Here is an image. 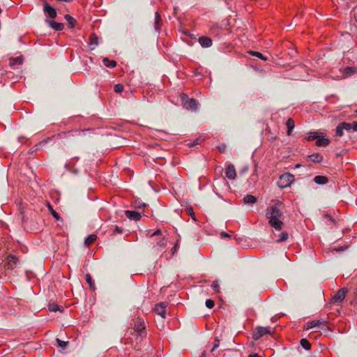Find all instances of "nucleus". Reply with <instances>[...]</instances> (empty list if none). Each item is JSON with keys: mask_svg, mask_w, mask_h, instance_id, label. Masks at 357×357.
<instances>
[{"mask_svg": "<svg viewBox=\"0 0 357 357\" xmlns=\"http://www.w3.org/2000/svg\"><path fill=\"white\" fill-rule=\"evenodd\" d=\"M348 289L345 287H343L338 290L336 294L332 298V302L333 303H341L345 298L346 294L347 293Z\"/></svg>", "mask_w": 357, "mask_h": 357, "instance_id": "7", "label": "nucleus"}, {"mask_svg": "<svg viewBox=\"0 0 357 357\" xmlns=\"http://www.w3.org/2000/svg\"><path fill=\"white\" fill-rule=\"evenodd\" d=\"M86 280L87 282V283L89 284L90 288L92 289V290H95L96 289V287H95V283L91 276L90 274L87 273L86 275Z\"/></svg>", "mask_w": 357, "mask_h": 357, "instance_id": "29", "label": "nucleus"}, {"mask_svg": "<svg viewBox=\"0 0 357 357\" xmlns=\"http://www.w3.org/2000/svg\"><path fill=\"white\" fill-rule=\"evenodd\" d=\"M6 260V262L4 260L0 261V265H3L5 269H13L17 266L18 259L15 256L9 255L7 256Z\"/></svg>", "mask_w": 357, "mask_h": 357, "instance_id": "4", "label": "nucleus"}, {"mask_svg": "<svg viewBox=\"0 0 357 357\" xmlns=\"http://www.w3.org/2000/svg\"><path fill=\"white\" fill-rule=\"evenodd\" d=\"M177 245L178 243H176L174 248V251L173 252H175L176 250V247H177Z\"/></svg>", "mask_w": 357, "mask_h": 357, "instance_id": "51", "label": "nucleus"}, {"mask_svg": "<svg viewBox=\"0 0 357 357\" xmlns=\"http://www.w3.org/2000/svg\"><path fill=\"white\" fill-rule=\"evenodd\" d=\"M220 236L222 237V238H230L231 237V235H229V234L225 232V231H222L220 233Z\"/></svg>", "mask_w": 357, "mask_h": 357, "instance_id": "46", "label": "nucleus"}, {"mask_svg": "<svg viewBox=\"0 0 357 357\" xmlns=\"http://www.w3.org/2000/svg\"><path fill=\"white\" fill-rule=\"evenodd\" d=\"M282 211L278 208V204L267 208L266 216L268 219L270 225L275 230H281L283 222L280 220L282 215Z\"/></svg>", "mask_w": 357, "mask_h": 357, "instance_id": "1", "label": "nucleus"}, {"mask_svg": "<svg viewBox=\"0 0 357 357\" xmlns=\"http://www.w3.org/2000/svg\"><path fill=\"white\" fill-rule=\"evenodd\" d=\"M256 202V197L251 195H248L243 198V202L245 204H254Z\"/></svg>", "mask_w": 357, "mask_h": 357, "instance_id": "18", "label": "nucleus"}, {"mask_svg": "<svg viewBox=\"0 0 357 357\" xmlns=\"http://www.w3.org/2000/svg\"><path fill=\"white\" fill-rule=\"evenodd\" d=\"M48 209L50 212V213L52 215V216L56 220H61L62 221V219L60 217V215H59L58 213H56L52 208V206L49 204L48 205Z\"/></svg>", "mask_w": 357, "mask_h": 357, "instance_id": "30", "label": "nucleus"}, {"mask_svg": "<svg viewBox=\"0 0 357 357\" xmlns=\"http://www.w3.org/2000/svg\"><path fill=\"white\" fill-rule=\"evenodd\" d=\"M166 245L167 241L165 240V238H162L158 242H156L155 247H156L158 250H161L163 248H165Z\"/></svg>", "mask_w": 357, "mask_h": 357, "instance_id": "24", "label": "nucleus"}, {"mask_svg": "<svg viewBox=\"0 0 357 357\" xmlns=\"http://www.w3.org/2000/svg\"><path fill=\"white\" fill-rule=\"evenodd\" d=\"M309 158L314 162H320L323 160V156L320 153H318L310 155Z\"/></svg>", "mask_w": 357, "mask_h": 357, "instance_id": "21", "label": "nucleus"}, {"mask_svg": "<svg viewBox=\"0 0 357 357\" xmlns=\"http://www.w3.org/2000/svg\"><path fill=\"white\" fill-rule=\"evenodd\" d=\"M185 211H186L187 214L190 215L192 217V218L195 221H197V219H196V217H195V213L193 211V208L191 206L186 207L185 208Z\"/></svg>", "mask_w": 357, "mask_h": 357, "instance_id": "32", "label": "nucleus"}, {"mask_svg": "<svg viewBox=\"0 0 357 357\" xmlns=\"http://www.w3.org/2000/svg\"><path fill=\"white\" fill-rule=\"evenodd\" d=\"M289 234L287 232L284 231L282 232L280 236L279 239L278 240V242H284L288 238Z\"/></svg>", "mask_w": 357, "mask_h": 357, "instance_id": "35", "label": "nucleus"}, {"mask_svg": "<svg viewBox=\"0 0 357 357\" xmlns=\"http://www.w3.org/2000/svg\"><path fill=\"white\" fill-rule=\"evenodd\" d=\"M181 104L186 109H190L192 111H196L197 109L198 102L195 98H189L187 94H181Z\"/></svg>", "mask_w": 357, "mask_h": 357, "instance_id": "2", "label": "nucleus"}, {"mask_svg": "<svg viewBox=\"0 0 357 357\" xmlns=\"http://www.w3.org/2000/svg\"><path fill=\"white\" fill-rule=\"evenodd\" d=\"M249 357H261L260 356H259L258 354H252V355H250Z\"/></svg>", "mask_w": 357, "mask_h": 357, "instance_id": "50", "label": "nucleus"}, {"mask_svg": "<svg viewBox=\"0 0 357 357\" xmlns=\"http://www.w3.org/2000/svg\"><path fill=\"white\" fill-rule=\"evenodd\" d=\"M50 140H51V138L48 137V138H47L46 139H45V140H43V141L40 142V143H38V144L36 145L37 149H40V147H41L43 145H44V144H47V143L49 141H50Z\"/></svg>", "mask_w": 357, "mask_h": 357, "instance_id": "43", "label": "nucleus"}, {"mask_svg": "<svg viewBox=\"0 0 357 357\" xmlns=\"http://www.w3.org/2000/svg\"><path fill=\"white\" fill-rule=\"evenodd\" d=\"M215 303H214V301L211 299H207L206 301V306L208 307V308H212L213 307Z\"/></svg>", "mask_w": 357, "mask_h": 357, "instance_id": "41", "label": "nucleus"}, {"mask_svg": "<svg viewBox=\"0 0 357 357\" xmlns=\"http://www.w3.org/2000/svg\"><path fill=\"white\" fill-rule=\"evenodd\" d=\"M49 310L51 312L61 311V307L56 303H52L49 305Z\"/></svg>", "mask_w": 357, "mask_h": 357, "instance_id": "33", "label": "nucleus"}, {"mask_svg": "<svg viewBox=\"0 0 357 357\" xmlns=\"http://www.w3.org/2000/svg\"><path fill=\"white\" fill-rule=\"evenodd\" d=\"M225 175L229 179L233 180L236 178V173L234 165H229L226 168Z\"/></svg>", "mask_w": 357, "mask_h": 357, "instance_id": "11", "label": "nucleus"}, {"mask_svg": "<svg viewBox=\"0 0 357 357\" xmlns=\"http://www.w3.org/2000/svg\"><path fill=\"white\" fill-rule=\"evenodd\" d=\"M314 181L317 185H325L328 182V178L325 176H316L314 178Z\"/></svg>", "mask_w": 357, "mask_h": 357, "instance_id": "14", "label": "nucleus"}, {"mask_svg": "<svg viewBox=\"0 0 357 357\" xmlns=\"http://www.w3.org/2000/svg\"><path fill=\"white\" fill-rule=\"evenodd\" d=\"M162 234V231L160 229H157L155 230L152 234H151V237L153 236H158V235H161Z\"/></svg>", "mask_w": 357, "mask_h": 357, "instance_id": "45", "label": "nucleus"}, {"mask_svg": "<svg viewBox=\"0 0 357 357\" xmlns=\"http://www.w3.org/2000/svg\"><path fill=\"white\" fill-rule=\"evenodd\" d=\"M219 340L218 338H215V344L211 349V351H214L216 348L219 347Z\"/></svg>", "mask_w": 357, "mask_h": 357, "instance_id": "44", "label": "nucleus"}, {"mask_svg": "<svg viewBox=\"0 0 357 357\" xmlns=\"http://www.w3.org/2000/svg\"><path fill=\"white\" fill-rule=\"evenodd\" d=\"M23 62V57L22 56H17L15 59H11L10 60V66H15V65H20Z\"/></svg>", "mask_w": 357, "mask_h": 357, "instance_id": "27", "label": "nucleus"}, {"mask_svg": "<svg viewBox=\"0 0 357 357\" xmlns=\"http://www.w3.org/2000/svg\"><path fill=\"white\" fill-rule=\"evenodd\" d=\"M343 128L341 126V124H339L336 128V135L341 137L343 135Z\"/></svg>", "mask_w": 357, "mask_h": 357, "instance_id": "40", "label": "nucleus"}, {"mask_svg": "<svg viewBox=\"0 0 357 357\" xmlns=\"http://www.w3.org/2000/svg\"><path fill=\"white\" fill-rule=\"evenodd\" d=\"M199 43L202 47H209L212 45V40L207 36H202L199 38Z\"/></svg>", "mask_w": 357, "mask_h": 357, "instance_id": "12", "label": "nucleus"}, {"mask_svg": "<svg viewBox=\"0 0 357 357\" xmlns=\"http://www.w3.org/2000/svg\"><path fill=\"white\" fill-rule=\"evenodd\" d=\"M125 215L128 219L131 220L137 221L139 220L142 218L141 213L135 211H126Z\"/></svg>", "mask_w": 357, "mask_h": 357, "instance_id": "9", "label": "nucleus"}, {"mask_svg": "<svg viewBox=\"0 0 357 357\" xmlns=\"http://www.w3.org/2000/svg\"><path fill=\"white\" fill-rule=\"evenodd\" d=\"M115 231H116L118 233H122L123 232V229L119 227L118 226H116Z\"/></svg>", "mask_w": 357, "mask_h": 357, "instance_id": "48", "label": "nucleus"}, {"mask_svg": "<svg viewBox=\"0 0 357 357\" xmlns=\"http://www.w3.org/2000/svg\"><path fill=\"white\" fill-rule=\"evenodd\" d=\"M104 65L107 68H114L116 66V62L114 60H109L108 58L102 59Z\"/></svg>", "mask_w": 357, "mask_h": 357, "instance_id": "23", "label": "nucleus"}, {"mask_svg": "<svg viewBox=\"0 0 357 357\" xmlns=\"http://www.w3.org/2000/svg\"><path fill=\"white\" fill-rule=\"evenodd\" d=\"M199 139H197L192 144L191 146H194L195 144H199Z\"/></svg>", "mask_w": 357, "mask_h": 357, "instance_id": "49", "label": "nucleus"}, {"mask_svg": "<svg viewBox=\"0 0 357 357\" xmlns=\"http://www.w3.org/2000/svg\"><path fill=\"white\" fill-rule=\"evenodd\" d=\"M56 342H57L58 344L59 345V347H61L63 349L65 348L68 344V342L61 340L59 338L56 339Z\"/></svg>", "mask_w": 357, "mask_h": 357, "instance_id": "42", "label": "nucleus"}, {"mask_svg": "<svg viewBox=\"0 0 357 357\" xmlns=\"http://www.w3.org/2000/svg\"><path fill=\"white\" fill-rule=\"evenodd\" d=\"M320 135V133L318 132H310L307 133V139L308 141H312L317 139Z\"/></svg>", "mask_w": 357, "mask_h": 357, "instance_id": "28", "label": "nucleus"}, {"mask_svg": "<svg viewBox=\"0 0 357 357\" xmlns=\"http://www.w3.org/2000/svg\"><path fill=\"white\" fill-rule=\"evenodd\" d=\"M271 327H269V326H267V327L258 326L255 328V330L253 332L252 338L255 340H258L260 337H261L264 335L271 334Z\"/></svg>", "mask_w": 357, "mask_h": 357, "instance_id": "5", "label": "nucleus"}, {"mask_svg": "<svg viewBox=\"0 0 357 357\" xmlns=\"http://www.w3.org/2000/svg\"><path fill=\"white\" fill-rule=\"evenodd\" d=\"M161 22L162 18L158 12L155 13V19H154V29L157 32H160L161 30Z\"/></svg>", "mask_w": 357, "mask_h": 357, "instance_id": "13", "label": "nucleus"}, {"mask_svg": "<svg viewBox=\"0 0 357 357\" xmlns=\"http://www.w3.org/2000/svg\"><path fill=\"white\" fill-rule=\"evenodd\" d=\"M44 12L51 18H55L56 17V11L55 8L47 3L44 4Z\"/></svg>", "mask_w": 357, "mask_h": 357, "instance_id": "10", "label": "nucleus"}, {"mask_svg": "<svg viewBox=\"0 0 357 357\" xmlns=\"http://www.w3.org/2000/svg\"><path fill=\"white\" fill-rule=\"evenodd\" d=\"M248 53L250 54V55H252V56H255L264 61H266L267 60V58L265 57L261 52H255V51H252V50H250L248 51Z\"/></svg>", "mask_w": 357, "mask_h": 357, "instance_id": "31", "label": "nucleus"}, {"mask_svg": "<svg viewBox=\"0 0 357 357\" xmlns=\"http://www.w3.org/2000/svg\"><path fill=\"white\" fill-rule=\"evenodd\" d=\"M167 306V303L165 302L159 303L155 305V312L163 319L165 318Z\"/></svg>", "mask_w": 357, "mask_h": 357, "instance_id": "8", "label": "nucleus"}, {"mask_svg": "<svg viewBox=\"0 0 357 357\" xmlns=\"http://www.w3.org/2000/svg\"><path fill=\"white\" fill-rule=\"evenodd\" d=\"M352 128L354 131H357V121H354L352 123Z\"/></svg>", "mask_w": 357, "mask_h": 357, "instance_id": "47", "label": "nucleus"}, {"mask_svg": "<svg viewBox=\"0 0 357 357\" xmlns=\"http://www.w3.org/2000/svg\"><path fill=\"white\" fill-rule=\"evenodd\" d=\"M301 346L305 350L308 351L311 348V344L309 341L305 338H303L300 341Z\"/></svg>", "mask_w": 357, "mask_h": 357, "instance_id": "26", "label": "nucleus"}, {"mask_svg": "<svg viewBox=\"0 0 357 357\" xmlns=\"http://www.w3.org/2000/svg\"><path fill=\"white\" fill-rule=\"evenodd\" d=\"M340 124H341L343 130H346L348 131L353 130L352 123L343 122V123H341Z\"/></svg>", "mask_w": 357, "mask_h": 357, "instance_id": "36", "label": "nucleus"}, {"mask_svg": "<svg viewBox=\"0 0 357 357\" xmlns=\"http://www.w3.org/2000/svg\"><path fill=\"white\" fill-rule=\"evenodd\" d=\"M65 19L66 20L70 28L72 29L75 27L76 24V20L74 17H71L69 15H66Z\"/></svg>", "mask_w": 357, "mask_h": 357, "instance_id": "22", "label": "nucleus"}, {"mask_svg": "<svg viewBox=\"0 0 357 357\" xmlns=\"http://www.w3.org/2000/svg\"><path fill=\"white\" fill-rule=\"evenodd\" d=\"M97 238V236L96 234H90L89 235L84 241V244L86 246L91 245L93 241H95Z\"/></svg>", "mask_w": 357, "mask_h": 357, "instance_id": "25", "label": "nucleus"}, {"mask_svg": "<svg viewBox=\"0 0 357 357\" xmlns=\"http://www.w3.org/2000/svg\"><path fill=\"white\" fill-rule=\"evenodd\" d=\"M98 44V38L96 35L91 34L90 36L89 46L91 50H93L96 46Z\"/></svg>", "mask_w": 357, "mask_h": 357, "instance_id": "19", "label": "nucleus"}, {"mask_svg": "<svg viewBox=\"0 0 357 357\" xmlns=\"http://www.w3.org/2000/svg\"><path fill=\"white\" fill-rule=\"evenodd\" d=\"M211 288L215 292L220 291V285L218 281H214L211 284Z\"/></svg>", "mask_w": 357, "mask_h": 357, "instance_id": "38", "label": "nucleus"}, {"mask_svg": "<svg viewBox=\"0 0 357 357\" xmlns=\"http://www.w3.org/2000/svg\"><path fill=\"white\" fill-rule=\"evenodd\" d=\"M296 167H300V165H296Z\"/></svg>", "mask_w": 357, "mask_h": 357, "instance_id": "52", "label": "nucleus"}, {"mask_svg": "<svg viewBox=\"0 0 357 357\" xmlns=\"http://www.w3.org/2000/svg\"><path fill=\"white\" fill-rule=\"evenodd\" d=\"M50 26L56 31H61L63 29L64 25L62 23L54 21L48 20Z\"/></svg>", "mask_w": 357, "mask_h": 357, "instance_id": "16", "label": "nucleus"}, {"mask_svg": "<svg viewBox=\"0 0 357 357\" xmlns=\"http://www.w3.org/2000/svg\"><path fill=\"white\" fill-rule=\"evenodd\" d=\"M321 324H322V321L320 320H313L311 321H308L306 324L305 328L307 330L312 329L315 327H319Z\"/></svg>", "mask_w": 357, "mask_h": 357, "instance_id": "15", "label": "nucleus"}, {"mask_svg": "<svg viewBox=\"0 0 357 357\" xmlns=\"http://www.w3.org/2000/svg\"><path fill=\"white\" fill-rule=\"evenodd\" d=\"M294 181V176L290 173L282 174L278 181V185L280 188H288Z\"/></svg>", "mask_w": 357, "mask_h": 357, "instance_id": "3", "label": "nucleus"}, {"mask_svg": "<svg viewBox=\"0 0 357 357\" xmlns=\"http://www.w3.org/2000/svg\"><path fill=\"white\" fill-rule=\"evenodd\" d=\"M286 126L287 127V133L288 135H290L295 126L294 121L289 118L286 122Z\"/></svg>", "mask_w": 357, "mask_h": 357, "instance_id": "20", "label": "nucleus"}, {"mask_svg": "<svg viewBox=\"0 0 357 357\" xmlns=\"http://www.w3.org/2000/svg\"><path fill=\"white\" fill-rule=\"evenodd\" d=\"M146 206L145 203L139 199H136L134 202V206L137 208H142Z\"/></svg>", "mask_w": 357, "mask_h": 357, "instance_id": "34", "label": "nucleus"}, {"mask_svg": "<svg viewBox=\"0 0 357 357\" xmlns=\"http://www.w3.org/2000/svg\"><path fill=\"white\" fill-rule=\"evenodd\" d=\"M329 144V140L324 136L319 137L317 139L316 145L317 146H326Z\"/></svg>", "mask_w": 357, "mask_h": 357, "instance_id": "17", "label": "nucleus"}, {"mask_svg": "<svg viewBox=\"0 0 357 357\" xmlns=\"http://www.w3.org/2000/svg\"><path fill=\"white\" fill-rule=\"evenodd\" d=\"M114 90L116 93H121L123 90V86L121 84H117L114 85Z\"/></svg>", "mask_w": 357, "mask_h": 357, "instance_id": "39", "label": "nucleus"}, {"mask_svg": "<svg viewBox=\"0 0 357 357\" xmlns=\"http://www.w3.org/2000/svg\"><path fill=\"white\" fill-rule=\"evenodd\" d=\"M356 72L355 68L353 67H347L344 70V74L350 75Z\"/></svg>", "mask_w": 357, "mask_h": 357, "instance_id": "37", "label": "nucleus"}, {"mask_svg": "<svg viewBox=\"0 0 357 357\" xmlns=\"http://www.w3.org/2000/svg\"><path fill=\"white\" fill-rule=\"evenodd\" d=\"M133 329L136 335L141 336L145 330L144 321L139 317H137L133 320Z\"/></svg>", "mask_w": 357, "mask_h": 357, "instance_id": "6", "label": "nucleus"}]
</instances>
